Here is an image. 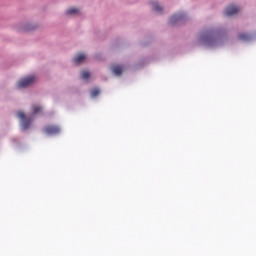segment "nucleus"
<instances>
[{
    "label": "nucleus",
    "mask_w": 256,
    "mask_h": 256,
    "mask_svg": "<svg viewBox=\"0 0 256 256\" xmlns=\"http://www.w3.org/2000/svg\"><path fill=\"white\" fill-rule=\"evenodd\" d=\"M183 18V15H174L170 18V25H175V23H177V21H181V19Z\"/></svg>",
    "instance_id": "8"
},
{
    "label": "nucleus",
    "mask_w": 256,
    "mask_h": 256,
    "mask_svg": "<svg viewBox=\"0 0 256 256\" xmlns=\"http://www.w3.org/2000/svg\"><path fill=\"white\" fill-rule=\"evenodd\" d=\"M152 7L157 13H161V11H163V7H161L157 2H152Z\"/></svg>",
    "instance_id": "10"
},
{
    "label": "nucleus",
    "mask_w": 256,
    "mask_h": 256,
    "mask_svg": "<svg viewBox=\"0 0 256 256\" xmlns=\"http://www.w3.org/2000/svg\"><path fill=\"white\" fill-rule=\"evenodd\" d=\"M238 39L240 41H249L251 39V36L249 34L242 33L238 35Z\"/></svg>",
    "instance_id": "9"
},
{
    "label": "nucleus",
    "mask_w": 256,
    "mask_h": 256,
    "mask_svg": "<svg viewBox=\"0 0 256 256\" xmlns=\"http://www.w3.org/2000/svg\"><path fill=\"white\" fill-rule=\"evenodd\" d=\"M201 41H202V43H206V45H211V43H213V41H215V36L212 33L204 34L201 37Z\"/></svg>",
    "instance_id": "5"
},
{
    "label": "nucleus",
    "mask_w": 256,
    "mask_h": 256,
    "mask_svg": "<svg viewBox=\"0 0 256 256\" xmlns=\"http://www.w3.org/2000/svg\"><path fill=\"white\" fill-rule=\"evenodd\" d=\"M81 77L82 79H89V77H91V74L89 73V71H83L81 73Z\"/></svg>",
    "instance_id": "14"
},
{
    "label": "nucleus",
    "mask_w": 256,
    "mask_h": 256,
    "mask_svg": "<svg viewBox=\"0 0 256 256\" xmlns=\"http://www.w3.org/2000/svg\"><path fill=\"white\" fill-rule=\"evenodd\" d=\"M17 117L21 121L22 129L27 131L29 127H31V122L33 118L25 116V112L19 111L17 112Z\"/></svg>",
    "instance_id": "1"
},
{
    "label": "nucleus",
    "mask_w": 256,
    "mask_h": 256,
    "mask_svg": "<svg viewBox=\"0 0 256 256\" xmlns=\"http://www.w3.org/2000/svg\"><path fill=\"white\" fill-rule=\"evenodd\" d=\"M75 13H79V9L77 8H70L66 11V15H75Z\"/></svg>",
    "instance_id": "13"
},
{
    "label": "nucleus",
    "mask_w": 256,
    "mask_h": 256,
    "mask_svg": "<svg viewBox=\"0 0 256 256\" xmlns=\"http://www.w3.org/2000/svg\"><path fill=\"white\" fill-rule=\"evenodd\" d=\"M112 73H114V75H116L117 77H120V75H123V66L122 65L112 66Z\"/></svg>",
    "instance_id": "6"
},
{
    "label": "nucleus",
    "mask_w": 256,
    "mask_h": 256,
    "mask_svg": "<svg viewBox=\"0 0 256 256\" xmlns=\"http://www.w3.org/2000/svg\"><path fill=\"white\" fill-rule=\"evenodd\" d=\"M101 93V90H99L98 88H94L91 90V97L95 98L98 97V95Z\"/></svg>",
    "instance_id": "12"
},
{
    "label": "nucleus",
    "mask_w": 256,
    "mask_h": 256,
    "mask_svg": "<svg viewBox=\"0 0 256 256\" xmlns=\"http://www.w3.org/2000/svg\"><path fill=\"white\" fill-rule=\"evenodd\" d=\"M44 132L47 135H58V133H61V128L55 125H48L44 128Z\"/></svg>",
    "instance_id": "3"
},
{
    "label": "nucleus",
    "mask_w": 256,
    "mask_h": 256,
    "mask_svg": "<svg viewBox=\"0 0 256 256\" xmlns=\"http://www.w3.org/2000/svg\"><path fill=\"white\" fill-rule=\"evenodd\" d=\"M85 59H87L85 54H79L78 56H76L74 58V63H76V65H79V63H83V61H85Z\"/></svg>",
    "instance_id": "7"
},
{
    "label": "nucleus",
    "mask_w": 256,
    "mask_h": 256,
    "mask_svg": "<svg viewBox=\"0 0 256 256\" xmlns=\"http://www.w3.org/2000/svg\"><path fill=\"white\" fill-rule=\"evenodd\" d=\"M238 11H239V7L229 5V6L226 7L225 16L226 17H233V15H237Z\"/></svg>",
    "instance_id": "4"
},
{
    "label": "nucleus",
    "mask_w": 256,
    "mask_h": 256,
    "mask_svg": "<svg viewBox=\"0 0 256 256\" xmlns=\"http://www.w3.org/2000/svg\"><path fill=\"white\" fill-rule=\"evenodd\" d=\"M32 111L34 115H37V113H41V111H43V108L41 106L33 105Z\"/></svg>",
    "instance_id": "11"
},
{
    "label": "nucleus",
    "mask_w": 256,
    "mask_h": 256,
    "mask_svg": "<svg viewBox=\"0 0 256 256\" xmlns=\"http://www.w3.org/2000/svg\"><path fill=\"white\" fill-rule=\"evenodd\" d=\"M33 83H35V76H28L18 81L17 88L25 89V87H29V85H33Z\"/></svg>",
    "instance_id": "2"
}]
</instances>
